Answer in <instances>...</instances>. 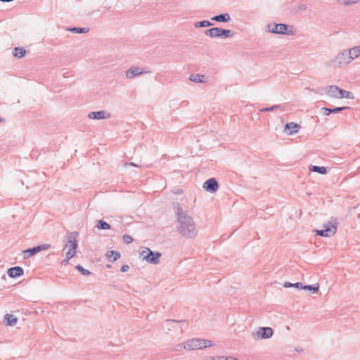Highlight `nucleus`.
<instances>
[{"label": "nucleus", "instance_id": "f257e3e1", "mask_svg": "<svg viewBox=\"0 0 360 360\" xmlns=\"http://www.w3.org/2000/svg\"><path fill=\"white\" fill-rule=\"evenodd\" d=\"M179 231L188 238L193 237L195 234V229L192 219L187 217H184L180 220Z\"/></svg>", "mask_w": 360, "mask_h": 360}, {"label": "nucleus", "instance_id": "f03ea898", "mask_svg": "<svg viewBox=\"0 0 360 360\" xmlns=\"http://www.w3.org/2000/svg\"><path fill=\"white\" fill-rule=\"evenodd\" d=\"M326 93L333 98H349L353 99L354 95L352 92L340 89L337 86L331 85L326 88Z\"/></svg>", "mask_w": 360, "mask_h": 360}, {"label": "nucleus", "instance_id": "7ed1b4c3", "mask_svg": "<svg viewBox=\"0 0 360 360\" xmlns=\"http://www.w3.org/2000/svg\"><path fill=\"white\" fill-rule=\"evenodd\" d=\"M214 344L208 340L192 339L186 341L184 348L188 350L200 349L212 346Z\"/></svg>", "mask_w": 360, "mask_h": 360}, {"label": "nucleus", "instance_id": "20e7f679", "mask_svg": "<svg viewBox=\"0 0 360 360\" xmlns=\"http://www.w3.org/2000/svg\"><path fill=\"white\" fill-rule=\"evenodd\" d=\"M323 228V229L316 231V233L318 236L322 237H330L333 236L337 231L336 224L330 221L328 222L327 224H325Z\"/></svg>", "mask_w": 360, "mask_h": 360}, {"label": "nucleus", "instance_id": "39448f33", "mask_svg": "<svg viewBox=\"0 0 360 360\" xmlns=\"http://www.w3.org/2000/svg\"><path fill=\"white\" fill-rule=\"evenodd\" d=\"M77 247V243L75 238L70 236L68 243L65 246V250H66L65 255L67 262L75 256Z\"/></svg>", "mask_w": 360, "mask_h": 360}, {"label": "nucleus", "instance_id": "423d86ee", "mask_svg": "<svg viewBox=\"0 0 360 360\" xmlns=\"http://www.w3.org/2000/svg\"><path fill=\"white\" fill-rule=\"evenodd\" d=\"M206 34L210 37H219L224 36L225 37H229L231 36V30H224L219 27H214L206 30Z\"/></svg>", "mask_w": 360, "mask_h": 360}, {"label": "nucleus", "instance_id": "0eeeda50", "mask_svg": "<svg viewBox=\"0 0 360 360\" xmlns=\"http://www.w3.org/2000/svg\"><path fill=\"white\" fill-rule=\"evenodd\" d=\"M218 184L215 179H210L207 181H206L203 184V188L207 191L210 193L216 192L218 189Z\"/></svg>", "mask_w": 360, "mask_h": 360}, {"label": "nucleus", "instance_id": "6e6552de", "mask_svg": "<svg viewBox=\"0 0 360 360\" xmlns=\"http://www.w3.org/2000/svg\"><path fill=\"white\" fill-rule=\"evenodd\" d=\"M273 330L269 327L260 328L257 332V338L267 339L272 336Z\"/></svg>", "mask_w": 360, "mask_h": 360}, {"label": "nucleus", "instance_id": "1a4fd4ad", "mask_svg": "<svg viewBox=\"0 0 360 360\" xmlns=\"http://www.w3.org/2000/svg\"><path fill=\"white\" fill-rule=\"evenodd\" d=\"M300 126L295 122H290L285 124V131L289 136L293 135L298 132Z\"/></svg>", "mask_w": 360, "mask_h": 360}, {"label": "nucleus", "instance_id": "9d476101", "mask_svg": "<svg viewBox=\"0 0 360 360\" xmlns=\"http://www.w3.org/2000/svg\"><path fill=\"white\" fill-rule=\"evenodd\" d=\"M336 60L340 65L348 64L352 61L351 57L347 51L339 53L336 57Z\"/></svg>", "mask_w": 360, "mask_h": 360}, {"label": "nucleus", "instance_id": "9b49d317", "mask_svg": "<svg viewBox=\"0 0 360 360\" xmlns=\"http://www.w3.org/2000/svg\"><path fill=\"white\" fill-rule=\"evenodd\" d=\"M8 274L11 278L19 277L23 274V269L20 266L10 268Z\"/></svg>", "mask_w": 360, "mask_h": 360}, {"label": "nucleus", "instance_id": "f8f14e48", "mask_svg": "<svg viewBox=\"0 0 360 360\" xmlns=\"http://www.w3.org/2000/svg\"><path fill=\"white\" fill-rule=\"evenodd\" d=\"M287 26L284 24H276L274 25V28H272L271 32L277 34H286L287 33Z\"/></svg>", "mask_w": 360, "mask_h": 360}, {"label": "nucleus", "instance_id": "ddd939ff", "mask_svg": "<svg viewBox=\"0 0 360 360\" xmlns=\"http://www.w3.org/2000/svg\"><path fill=\"white\" fill-rule=\"evenodd\" d=\"M143 71L141 70L138 68H131L126 72V76L128 78H133L135 76L142 74Z\"/></svg>", "mask_w": 360, "mask_h": 360}, {"label": "nucleus", "instance_id": "4468645a", "mask_svg": "<svg viewBox=\"0 0 360 360\" xmlns=\"http://www.w3.org/2000/svg\"><path fill=\"white\" fill-rule=\"evenodd\" d=\"M160 256V253L152 252V255H148V258L146 259V261L156 264L159 263Z\"/></svg>", "mask_w": 360, "mask_h": 360}, {"label": "nucleus", "instance_id": "2eb2a0df", "mask_svg": "<svg viewBox=\"0 0 360 360\" xmlns=\"http://www.w3.org/2000/svg\"><path fill=\"white\" fill-rule=\"evenodd\" d=\"M349 56L351 57L352 60L359 56H360V45L358 46L353 47L348 50Z\"/></svg>", "mask_w": 360, "mask_h": 360}, {"label": "nucleus", "instance_id": "dca6fc26", "mask_svg": "<svg viewBox=\"0 0 360 360\" xmlns=\"http://www.w3.org/2000/svg\"><path fill=\"white\" fill-rule=\"evenodd\" d=\"M4 321L8 326H13L17 323V318L13 314H6L4 317Z\"/></svg>", "mask_w": 360, "mask_h": 360}, {"label": "nucleus", "instance_id": "f3484780", "mask_svg": "<svg viewBox=\"0 0 360 360\" xmlns=\"http://www.w3.org/2000/svg\"><path fill=\"white\" fill-rule=\"evenodd\" d=\"M89 117L90 118H92V119H103V118H105L107 117V116H105V112L104 111H98V112H91Z\"/></svg>", "mask_w": 360, "mask_h": 360}, {"label": "nucleus", "instance_id": "a211bd4d", "mask_svg": "<svg viewBox=\"0 0 360 360\" xmlns=\"http://www.w3.org/2000/svg\"><path fill=\"white\" fill-rule=\"evenodd\" d=\"M106 257L109 259L112 258V261L115 262L120 257V254L117 251L110 250L106 253Z\"/></svg>", "mask_w": 360, "mask_h": 360}, {"label": "nucleus", "instance_id": "6ab92c4d", "mask_svg": "<svg viewBox=\"0 0 360 360\" xmlns=\"http://www.w3.org/2000/svg\"><path fill=\"white\" fill-rule=\"evenodd\" d=\"M191 81L195 82H205V76L198 75V74H192L189 77Z\"/></svg>", "mask_w": 360, "mask_h": 360}, {"label": "nucleus", "instance_id": "aec40b11", "mask_svg": "<svg viewBox=\"0 0 360 360\" xmlns=\"http://www.w3.org/2000/svg\"><path fill=\"white\" fill-rule=\"evenodd\" d=\"M212 20L219 21V22H228L230 20V16L229 14H221L217 15L214 18H212Z\"/></svg>", "mask_w": 360, "mask_h": 360}, {"label": "nucleus", "instance_id": "412c9836", "mask_svg": "<svg viewBox=\"0 0 360 360\" xmlns=\"http://www.w3.org/2000/svg\"><path fill=\"white\" fill-rule=\"evenodd\" d=\"M26 51L23 48L16 47L14 49V56L17 58H22L25 56Z\"/></svg>", "mask_w": 360, "mask_h": 360}, {"label": "nucleus", "instance_id": "4be33fe9", "mask_svg": "<svg viewBox=\"0 0 360 360\" xmlns=\"http://www.w3.org/2000/svg\"><path fill=\"white\" fill-rule=\"evenodd\" d=\"M310 170L321 174H326L327 173V170L324 167L311 166Z\"/></svg>", "mask_w": 360, "mask_h": 360}, {"label": "nucleus", "instance_id": "5701e85b", "mask_svg": "<svg viewBox=\"0 0 360 360\" xmlns=\"http://www.w3.org/2000/svg\"><path fill=\"white\" fill-rule=\"evenodd\" d=\"M148 255H152V251L148 248H145L141 252L140 256L143 259L146 260V259L148 258Z\"/></svg>", "mask_w": 360, "mask_h": 360}, {"label": "nucleus", "instance_id": "b1692460", "mask_svg": "<svg viewBox=\"0 0 360 360\" xmlns=\"http://www.w3.org/2000/svg\"><path fill=\"white\" fill-rule=\"evenodd\" d=\"M97 227L99 229H109L110 228V226L105 221L100 220L98 221Z\"/></svg>", "mask_w": 360, "mask_h": 360}, {"label": "nucleus", "instance_id": "393cba45", "mask_svg": "<svg viewBox=\"0 0 360 360\" xmlns=\"http://www.w3.org/2000/svg\"><path fill=\"white\" fill-rule=\"evenodd\" d=\"M347 107H338V108H335L333 109L323 108H322V110H328V112H340V111H341L344 109H347Z\"/></svg>", "mask_w": 360, "mask_h": 360}, {"label": "nucleus", "instance_id": "a878e982", "mask_svg": "<svg viewBox=\"0 0 360 360\" xmlns=\"http://www.w3.org/2000/svg\"><path fill=\"white\" fill-rule=\"evenodd\" d=\"M360 0H338V2L340 4H343V5H349V4H355L358 1H359Z\"/></svg>", "mask_w": 360, "mask_h": 360}, {"label": "nucleus", "instance_id": "bb28decb", "mask_svg": "<svg viewBox=\"0 0 360 360\" xmlns=\"http://www.w3.org/2000/svg\"><path fill=\"white\" fill-rule=\"evenodd\" d=\"M303 289L304 290H312L314 292H316L319 290V285L316 286H312V285H304L303 286Z\"/></svg>", "mask_w": 360, "mask_h": 360}, {"label": "nucleus", "instance_id": "cd10ccee", "mask_svg": "<svg viewBox=\"0 0 360 360\" xmlns=\"http://www.w3.org/2000/svg\"><path fill=\"white\" fill-rule=\"evenodd\" d=\"M35 248H36L37 252H39L42 250H48L50 248V245H41L37 246Z\"/></svg>", "mask_w": 360, "mask_h": 360}, {"label": "nucleus", "instance_id": "c85d7f7f", "mask_svg": "<svg viewBox=\"0 0 360 360\" xmlns=\"http://www.w3.org/2000/svg\"><path fill=\"white\" fill-rule=\"evenodd\" d=\"M122 240L127 244H129V243H132V241H133L132 238L130 236L127 235V234L123 236Z\"/></svg>", "mask_w": 360, "mask_h": 360}, {"label": "nucleus", "instance_id": "c756f323", "mask_svg": "<svg viewBox=\"0 0 360 360\" xmlns=\"http://www.w3.org/2000/svg\"><path fill=\"white\" fill-rule=\"evenodd\" d=\"M24 253L25 254L29 253V256H31V255H35L36 253H37V252L36 248H33L32 249H29V250L24 251Z\"/></svg>", "mask_w": 360, "mask_h": 360}, {"label": "nucleus", "instance_id": "7c9ffc66", "mask_svg": "<svg viewBox=\"0 0 360 360\" xmlns=\"http://www.w3.org/2000/svg\"><path fill=\"white\" fill-rule=\"evenodd\" d=\"M77 269L81 271L84 275H87L89 274V271L88 270L84 269L82 268L80 265L77 266Z\"/></svg>", "mask_w": 360, "mask_h": 360}, {"label": "nucleus", "instance_id": "2f4dec72", "mask_svg": "<svg viewBox=\"0 0 360 360\" xmlns=\"http://www.w3.org/2000/svg\"><path fill=\"white\" fill-rule=\"evenodd\" d=\"M210 25V23L209 21L204 20L199 22V27H207Z\"/></svg>", "mask_w": 360, "mask_h": 360}, {"label": "nucleus", "instance_id": "473e14b6", "mask_svg": "<svg viewBox=\"0 0 360 360\" xmlns=\"http://www.w3.org/2000/svg\"><path fill=\"white\" fill-rule=\"evenodd\" d=\"M207 360H224V356H214V357H210Z\"/></svg>", "mask_w": 360, "mask_h": 360}, {"label": "nucleus", "instance_id": "72a5a7b5", "mask_svg": "<svg viewBox=\"0 0 360 360\" xmlns=\"http://www.w3.org/2000/svg\"><path fill=\"white\" fill-rule=\"evenodd\" d=\"M128 269H129V266L128 265H123L121 267V271H122V272H125V271H128Z\"/></svg>", "mask_w": 360, "mask_h": 360}, {"label": "nucleus", "instance_id": "f704fd0d", "mask_svg": "<svg viewBox=\"0 0 360 360\" xmlns=\"http://www.w3.org/2000/svg\"><path fill=\"white\" fill-rule=\"evenodd\" d=\"M293 287H295V288H302L303 289V285H302L301 283H294L293 284Z\"/></svg>", "mask_w": 360, "mask_h": 360}, {"label": "nucleus", "instance_id": "c9c22d12", "mask_svg": "<svg viewBox=\"0 0 360 360\" xmlns=\"http://www.w3.org/2000/svg\"><path fill=\"white\" fill-rule=\"evenodd\" d=\"M84 30L85 29H84V28L83 29H79V28L72 29L73 31H75L77 33L84 32H85Z\"/></svg>", "mask_w": 360, "mask_h": 360}, {"label": "nucleus", "instance_id": "e433bc0d", "mask_svg": "<svg viewBox=\"0 0 360 360\" xmlns=\"http://www.w3.org/2000/svg\"><path fill=\"white\" fill-rule=\"evenodd\" d=\"M224 360H238V359L233 356H224Z\"/></svg>", "mask_w": 360, "mask_h": 360}, {"label": "nucleus", "instance_id": "4c0bfd02", "mask_svg": "<svg viewBox=\"0 0 360 360\" xmlns=\"http://www.w3.org/2000/svg\"><path fill=\"white\" fill-rule=\"evenodd\" d=\"M292 286H293V284H292L290 283H288V282H286L284 284V287L285 288H289V287H292Z\"/></svg>", "mask_w": 360, "mask_h": 360}, {"label": "nucleus", "instance_id": "58836bf2", "mask_svg": "<svg viewBox=\"0 0 360 360\" xmlns=\"http://www.w3.org/2000/svg\"><path fill=\"white\" fill-rule=\"evenodd\" d=\"M326 115H328L331 112H328V110H323Z\"/></svg>", "mask_w": 360, "mask_h": 360}, {"label": "nucleus", "instance_id": "ea45409f", "mask_svg": "<svg viewBox=\"0 0 360 360\" xmlns=\"http://www.w3.org/2000/svg\"><path fill=\"white\" fill-rule=\"evenodd\" d=\"M276 108V107H271V108H266L265 110L268 111V110H272V109H274V108Z\"/></svg>", "mask_w": 360, "mask_h": 360}, {"label": "nucleus", "instance_id": "a19ab883", "mask_svg": "<svg viewBox=\"0 0 360 360\" xmlns=\"http://www.w3.org/2000/svg\"><path fill=\"white\" fill-rule=\"evenodd\" d=\"M4 120L0 117V122H3Z\"/></svg>", "mask_w": 360, "mask_h": 360}]
</instances>
